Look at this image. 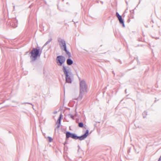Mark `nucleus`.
Returning <instances> with one entry per match:
<instances>
[{"label": "nucleus", "mask_w": 161, "mask_h": 161, "mask_svg": "<svg viewBox=\"0 0 161 161\" xmlns=\"http://www.w3.org/2000/svg\"><path fill=\"white\" fill-rule=\"evenodd\" d=\"M88 134L89 130H87L85 134L81 136H78L75 133H72L69 131H67L66 133V139L67 140L69 137H71L73 139H79L80 140H84L87 137Z\"/></svg>", "instance_id": "obj_1"}, {"label": "nucleus", "mask_w": 161, "mask_h": 161, "mask_svg": "<svg viewBox=\"0 0 161 161\" xmlns=\"http://www.w3.org/2000/svg\"><path fill=\"white\" fill-rule=\"evenodd\" d=\"M42 52H40V47H38L36 48H33L30 53L31 54V58L32 61L35 60L38 56H40Z\"/></svg>", "instance_id": "obj_2"}, {"label": "nucleus", "mask_w": 161, "mask_h": 161, "mask_svg": "<svg viewBox=\"0 0 161 161\" xmlns=\"http://www.w3.org/2000/svg\"><path fill=\"white\" fill-rule=\"evenodd\" d=\"M64 74L65 76L66 81L68 83H71L72 82V73L70 70L67 69L64 66L63 68Z\"/></svg>", "instance_id": "obj_3"}, {"label": "nucleus", "mask_w": 161, "mask_h": 161, "mask_svg": "<svg viewBox=\"0 0 161 161\" xmlns=\"http://www.w3.org/2000/svg\"><path fill=\"white\" fill-rule=\"evenodd\" d=\"M80 91H83L87 93V86L86 84V81L84 80H81L80 82Z\"/></svg>", "instance_id": "obj_4"}, {"label": "nucleus", "mask_w": 161, "mask_h": 161, "mask_svg": "<svg viewBox=\"0 0 161 161\" xmlns=\"http://www.w3.org/2000/svg\"><path fill=\"white\" fill-rule=\"evenodd\" d=\"M57 63L58 66H61L65 61L64 57L62 56H58L56 58Z\"/></svg>", "instance_id": "obj_5"}, {"label": "nucleus", "mask_w": 161, "mask_h": 161, "mask_svg": "<svg viewBox=\"0 0 161 161\" xmlns=\"http://www.w3.org/2000/svg\"><path fill=\"white\" fill-rule=\"evenodd\" d=\"M58 41L59 43V44L60 46V48L62 50H64V49L66 48L65 41L64 40L60 38H58Z\"/></svg>", "instance_id": "obj_6"}, {"label": "nucleus", "mask_w": 161, "mask_h": 161, "mask_svg": "<svg viewBox=\"0 0 161 161\" xmlns=\"http://www.w3.org/2000/svg\"><path fill=\"white\" fill-rule=\"evenodd\" d=\"M116 16L118 18V20H119V23L122 24L123 27H125V25L124 22V21L122 19L121 16L120 15L118 12H116Z\"/></svg>", "instance_id": "obj_7"}, {"label": "nucleus", "mask_w": 161, "mask_h": 161, "mask_svg": "<svg viewBox=\"0 0 161 161\" xmlns=\"http://www.w3.org/2000/svg\"><path fill=\"white\" fill-rule=\"evenodd\" d=\"M10 26L12 27L15 28L17 27L18 25V23L17 20L14 19L13 20H12L11 22L10 23Z\"/></svg>", "instance_id": "obj_8"}, {"label": "nucleus", "mask_w": 161, "mask_h": 161, "mask_svg": "<svg viewBox=\"0 0 161 161\" xmlns=\"http://www.w3.org/2000/svg\"><path fill=\"white\" fill-rule=\"evenodd\" d=\"M86 93V92L80 90L79 96L76 99L78 100H81L82 98L83 95Z\"/></svg>", "instance_id": "obj_9"}, {"label": "nucleus", "mask_w": 161, "mask_h": 161, "mask_svg": "<svg viewBox=\"0 0 161 161\" xmlns=\"http://www.w3.org/2000/svg\"><path fill=\"white\" fill-rule=\"evenodd\" d=\"M62 116V114H61L60 115L58 119L57 122V128H58L60 127V125L61 124V119Z\"/></svg>", "instance_id": "obj_10"}, {"label": "nucleus", "mask_w": 161, "mask_h": 161, "mask_svg": "<svg viewBox=\"0 0 161 161\" xmlns=\"http://www.w3.org/2000/svg\"><path fill=\"white\" fill-rule=\"evenodd\" d=\"M66 63L68 65H70L73 64V62L71 59L69 58L67 59Z\"/></svg>", "instance_id": "obj_11"}, {"label": "nucleus", "mask_w": 161, "mask_h": 161, "mask_svg": "<svg viewBox=\"0 0 161 161\" xmlns=\"http://www.w3.org/2000/svg\"><path fill=\"white\" fill-rule=\"evenodd\" d=\"M63 50L65 52L66 54L68 55L69 58L71 57V53L67 50V48L64 49Z\"/></svg>", "instance_id": "obj_12"}, {"label": "nucleus", "mask_w": 161, "mask_h": 161, "mask_svg": "<svg viewBox=\"0 0 161 161\" xmlns=\"http://www.w3.org/2000/svg\"><path fill=\"white\" fill-rule=\"evenodd\" d=\"M52 40V38H50L49 39L48 41H47L46 43L44 44V45L43 46V47H44L46 46L47 44H48Z\"/></svg>", "instance_id": "obj_13"}, {"label": "nucleus", "mask_w": 161, "mask_h": 161, "mask_svg": "<svg viewBox=\"0 0 161 161\" xmlns=\"http://www.w3.org/2000/svg\"><path fill=\"white\" fill-rule=\"evenodd\" d=\"M78 126L80 127H83L84 126V124L82 122H80L78 124Z\"/></svg>", "instance_id": "obj_14"}, {"label": "nucleus", "mask_w": 161, "mask_h": 161, "mask_svg": "<svg viewBox=\"0 0 161 161\" xmlns=\"http://www.w3.org/2000/svg\"><path fill=\"white\" fill-rule=\"evenodd\" d=\"M68 116L69 117H70V118H71L72 119H74V116L71 114H69L68 115Z\"/></svg>", "instance_id": "obj_15"}, {"label": "nucleus", "mask_w": 161, "mask_h": 161, "mask_svg": "<svg viewBox=\"0 0 161 161\" xmlns=\"http://www.w3.org/2000/svg\"><path fill=\"white\" fill-rule=\"evenodd\" d=\"M47 138L48 139V141L49 142H51L52 141L53 139L51 137L48 136Z\"/></svg>", "instance_id": "obj_16"}, {"label": "nucleus", "mask_w": 161, "mask_h": 161, "mask_svg": "<svg viewBox=\"0 0 161 161\" xmlns=\"http://www.w3.org/2000/svg\"><path fill=\"white\" fill-rule=\"evenodd\" d=\"M158 161H161V155L160 156L159 158L158 159Z\"/></svg>", "instance_id": "obj_17"}, {"label": "nucleus", "mask_w": 161, "mask_h": 161, "mask_svg": "<svg viewBox=\"0 0 161 161\" xmlns=\"http://www.w3.org/2000/svg\"><path fill=\"white\" fill-rule=\"evenodd\" d=\"M143 114H146V115H147V112H144Z\"/></svg>", "instance_id": "obj_18"}, {"label": "nucleus", "mask_w": 161, "mask_h": 161, "mask_svg": "<svg viewBox=\"0 0 161 161\" xmlns=\"http://www.w3.org/2000/svg\"><path fill=\"white\" fill-rule=\"evenodd\" d=\"M27 103L30 104L31 105L33 106V104L32 103Z\"/></svg>", "instance_id": "obj_19"}, {"label": "nucleus", "mask_w": 161, "mask_h": 161, "mask_svg": "<svg viewBox=\"0 0 161 161\" xmlns=\"http://www.w3.org/2000/svg\"><path fill=\"white\" fill-rule=\"evenodd\" d=\"M125 92H126V90H125Z\"/></svg>", "instance_id": "obj_20"}, {"label": "nucleus", "mask_w": 161, "mask_h": 161, "mask_svg": "<svg viewBox=\"0 0 161 161\" xmlns=\"http://www.w3.org/2000/svg\"><path fill=\"white\" fill-rule=\"evenodd\" d=\"M64 0H63V1Z\"/></svg>", "instance_id": "obj_21"}]
</instances>
